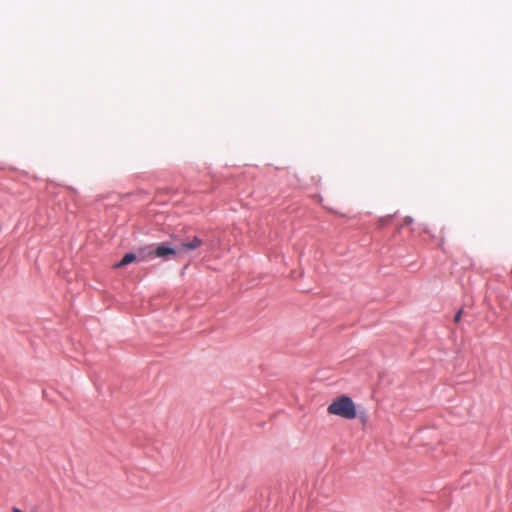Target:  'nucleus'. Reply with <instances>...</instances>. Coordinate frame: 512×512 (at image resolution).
Returning a JSON list of instances; mask_svg holds the SVG:
<instances>
[{
  "label": "nucleus",
  "instance_id": "5",
  "mask_svg": "<svg viewBox=\"0 0 512 512\" xmlns=\"http://www.w3.org/2000/svg\"><path fill=\"white\" fill-rule=\"evenodd\" d=\"M462 310H459L454 316V322L458 323L461 320Z\"/></svg>",
  "mask_w": 512,
  "mask_h": 512
},
{
  "label": "nucleus",
  "instance_id": "6",
  "mask_svg": "<svg viewBox=\"0 0 512 512\" xmlns=\"http://www.w3.org/2000/svg\"><path fill=\"white\" fill-rule=\"evenodd\" d=\"M12 512H23V511L20 510L19 508H13Z\"/></svg>",
  "mask_w": 512,
  "mask_h": 512
},
{
  "label": "nucleus",
  "instance_id": "1",
  "mask_svg": "<svg viewBox=\"0 0 512 512\" xmlns=\"http://www.w3.org/2000/svg\"><path fill=\"white\" fill-rule=\"evenodd\" d=\"M327 413L346 420H353L357 417V409L351 397L341 395L332 400L327 407Z\"/></svg>",
  "mask_w": 512,
  "mask_h": 512
},
{
  "label": "nucleus",
  "instance_id": "4",
  "mask_svg": "<svg viewBox=\"0 0 512 512\" xmlns=\"http://www.w3.org/2000/svg\"><path fill=\"white\" fill-rule=\"evenodd\" d=\"M136 260V255L133 253H127L124 255L122 260L114 265L115 268H120L125 265H128Z\"/></svg>",
  "mask_w": 512,
  "mask_h": 512
},
{
  "label": "nucleus",
  "instance_id": "2",
  "mask_svg": "<svg viewBox=\"0 0 512 512\" xmlns=\"http://www.w3.org/2000/svg\"><path fill=\"white\" fill-rule=\"evenodd\" d=\"M176 254H179L178 249L167 247L165 245H159L153 252L148 253L149 256L154 255L160 258Z\"/></svg>",
  "mask_w": 512,
  "mask_h": 512
},
{
  "label": "nucleus",
  "instance_id": "3",
  "mask_svg": "<svg viewBox=\"0 0 512 512\" xmlns=\"http://www.w3.org/2000/svg\"><path fill=\"white\" fill-rule=\"evenodd\" d=\"M201 245L202 240L197 236H194L191 240L182 243L181 246L178 248V252L180 254L185 250H194L199 248Z\"/></svg>",
  "mask_w": 512,
  "mask_h": 512
}]
</instances>
